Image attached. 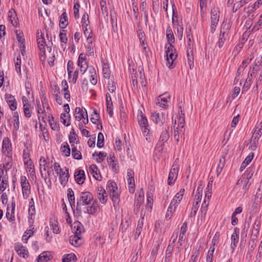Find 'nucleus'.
Listing matches in <instances>:
<instances>
[{
	"label": "nucleus",
	"mask_w": 262,
	"mask_h": 262,
	"mask_svg": "<svg viewBox=\"0 0 262 262\" xmlns=\"http://www.w3.org/2000/svg\"><path fill=\"white\" fill-rule=\"evenodd\" d=\"M42 107L41 104L37 103V113L39 119L41 118V120L43 122H46V120L48 116L51 115V110L49 104L46 101L45 98L42 100Z\"/></svg>",
	"instance_id": "1"
},
{
	"label": "nucleus",
	"mask_w": 262,
	"mask_h": 262,
	"mask_svg": "<svg viewBox=\"0 0 262 262\" xmlns=\"http://www.w3.org/2000/svg\"><path fill=\"white\" fill-rule=\"evenodd\" d=\"M54 170L56 173L59 176L60 182L61 185L65 186L68 182L70 177L69 169L65 168L62 169L60 168L59 164L57 163L54 164Z\"/></svg>",
	"instance_id": "2"
},
{
	"label": "nucleus",
	"mask_w": 262,
	"mask_h": 262,
	"mask_svg": "<svg viewBox=\"0 0 262 262\" xmlns=\"http://www.w3.org/2000/svg\"><path fill=\"white\" fill-rule=\"evenodd\" d=\"M262 198L261 193H256L251 200V203L248 207L249 213L253 215L256 214L258 211L261 204V199Z\"/></svg>",
	"instance_id": "3"
},
{
	"label": "nucleus",
	"mask_w": 262,
	"mask_h": 262,
	"mask_svg": "<svg viewBox=\"0 0 262 262\" xmlns=\"http://www.w3.org/2000/svg\"><path fill=\"white\" fill-rule=\"evenodd\" d=\"M93 201V195L92 193L89 191H85L81 192L79 194V198L77 200V209L81 205H88Z\"/></svg>",
	"instance_id": "4"
},
{
	"label": "nucleus",
	"mask_w": 262,
	"mask_h": 262,
	"mask_svg": "<svg viewBox=\"0 0 262 262\" xmlns=\"http://www.w3.org/2000/svg\"><path fill=\"white\" fill-rule=\"evenodd\" d=\"M138 120L142 133L144 136L146 137V139L147 140V136L149 133L148 120L145 115L141 111L138 115Z\"/></svg>",
	"instance_id": "5"
},
{
	"label": "nucleus",
	"mask_w": 262,
	"mask_h": 262,
	"mask_svg": "<svg viewBox=\"0 0 262 262\" xmlns=\"http://www.w3.org/2000/svg\"><path fill=\"white\" fill-rule=\"evenodd\" d=\"M67 71L70 82L75 83L78 75V71L77 69L75 70L74 63L71 60L68 62Z\"/></svg>",
	"instance_id": "6"
},
{
	"label": "nucleus",
	"mask_w": 262,
	"mask_h": 262,
	"mask_svg": "<svg viewBox=\"0 0 262 262\" xmlns=\"http://www.w3.org/2000/svg\"><path fill=\"white\" fill-rule=\"evenodd\" d=\"M74 117L76 120L78 121L82 120V122L84 124H86L89 122L86 110L83 107H76Z\"/></svg>",
	"instance_id": "7"
},
{
	"label": "nucleus",
	"mask_w": 262,
	"mask_h": 262,
	"mask_svg": "<svg viewBox=\"0 0 262 262\" xmlns=\"http://www.w3.org/2000/svg\"><path fill=\"white\" fill-rule=\"evenodd\" d=\"M179 159H176L170 169L168 178V184L170 185L174 183L177 179L179 171Z\"/></svg>",
	"instance_id": "8"
},
{
	"label": "nucleus",
	"mask_w": 262,
	"mask_h": 262,
	"mask_svg": "<svg viewBox=\"0 0 262 262\" xmlns=\"http://www.w3.org/2000/svg\"><path fill=\"white\" fill-rule=\"evenodd\" d=\"M167 117V115L165 112L155 111L151 113V119L155 124L162 125L165 122Z\"/></svg>",
	"instance_id": "9"
},
{
	"label": "nucleus",
	"mask_w": 262,
	"mask_h": 262,
	"mask_svg": "<svg viewBox=\"0 0 262 262\" xmlns=\"http://www.w3.org/2000/svg\"><path fill=\"white\" fill-rule=\"evenodd\" d=\"M23 197L27 199L30 193V185L26 176H21L20 179Z\"/></svg>",
	"instance_id": "10"
},
{
	"label": "nucleus",
	"mask_w": 262,
	"mask_h": 262,
	"mask_svg": "<svg viewBox=\"0 0 262 262\" xmlns=\"http://www.w3.org/2000/svg\"><path fill=\"white\" fill-rule=\"evenodd\" d=\"M126 181L129 191L133 193L135 191V183L134 171L132 169H128L126 176Z\"/></svg>",
	"instance_id": "11"
},
{
	"label": "nucleus",
	"mask_w": 262,
	"mask_h": 262,
	"mask_svg": "<svg viewBox=\"0 0 262 262\" xmlns=\"http://www.w3.org/2000/svg\"><path fill=\"white\" fill-rule=\"evenodd\" d=\"M168 128H165L161 133L159 141L156 145V148L159 149V151L163 149V147L165 143L167 142L169 138V134L168 133Z\"/></svg>",
	"instance_id": "12"
},
{
	"label": "nucleus",
	"mask_w": 262,
	"mask_h": 262,
	"mask_svg": "<svg viewBox=\"0 0 262 262\" xmlns=\"http://www.w3.org/2000/svg\"><path fill=\"white\" fill-rule=\"evenodd\" d=\"M220 11L217 8H213L211 12V31L213 33L218 24Z\"/></svg>",
	"instance_id": "13"
},
{
	"label": "nucleus",
	"mask_w": 262,
	"mask_h": 262,
	"mask_svg": "<svg viewBox=\"0 0 262 262\" xmlns=\"http://www.w3.org/2000/svg\"><path fill=\"white\" fill-rule=\"evenodd\" d=\"M229 28V24L224 23L222 25L217 45L219 48H221L225 41V36L227 35V30Z\"/></svg>",
	"instance_id": "14"
},
{
	"label": "nucleus",
	"mask_w": 262,
	"mask_h": 262,
	"mask_svg": "<svg viewBox=\"0 0 262 262\" xmlns=\"http://www.w3.org/2000/svg\"><path fill=\"white\" fill-rule=\"evenodd\" d=\"M108 191L110 192L111 198L119 196V190L115 182L109 181L107 184Z\"/></svg>",
	"instance_id": "15"
},
{
	"label": "nucleus",
	"mask_w": 262,
	"mask_h": 262,
	"mask_svg": "<svg viewBox=\"0 0 262 262\" xmlns=\"http://www.w3.org/2000/svg\"><path fill=\"white\" fill-rule=\"evenodd\" d=\"M170 96L168 94H164L159 96L156 99V104L160 107L165 108L168 102V99H170Z\"/></svg>",
	"instance_id": "16"
},
{
	"label": "nucleus",
	"mask_w": 262,
	"mask_h": 262,
	"mask_svg": "<svg viewBox=\"0 0 262 262\" xmlns=\"http://www.w3.org/2000/svg\"><path fill=\"white\" fill-rule=\"evenodd\" d=\"M185 124V117L184 114L182 111H181V113L179 114V117L177 120H174V125L176 127L180 128V133L184 134L185 129L184 128Z\"/></svg>",
	"instance_id": "17"
},
{
	"label": "nucleus",
	"mask_w": 262,
	"mask_h": 262,
	"mask_svg": "<svg viewBox=\"0 0 262 262\" xmlns=\"http://www.w3.org/2000/svg\"><path fill=\"white\" fill-rule=\"evenodd\" d=\"M15 207V203L14 201V198H12L11 206L10 207H8L7 212L6 214L7 220L10 222L13 221L15 220L14 211Z\"/></svg>",
	"instance_id": "18"
},
{
	"label": "nucleus",
	"mask_w": 262,
	"mask_h": 262,
	"mask_svg": "<svg viewBox=\"0 0 262 262\" xmlns=\"http://www.w3.org/2000/svg\"><path fill=\"white\" fill-rule=\"evenodd\" d=\"M255 70L256 71L255 67H253L252 68H250V71L248 75V77L247 78L243 86V90H247L250 86L252 83V79L254 77H255Z\"/></svg>",
	"instance_id": "19"
},
{
	"label": "nucleus",
	"mask_w": 262,
	"mask_h": 262,
	"mask_svg": "<svg viewBox=\"0 0 262 262\" xmlns=\"http://www.w3.org/2000/svg\"><path fill=\"white\" fill-rule=\"evenodd\" d=\"M5 98L8 103L10 108L12 111L15 110L17 108V103L14 97L11 94H6Z\"/></svg>",
	"instance_id": "20"
},
{
	"label": "nucleus",
	"mask_w": 262,
	"mask_h": 262,
	"mask_svg": "<svg viewBox=\"0 0 262 262\" xmlns=\"http://www.w3.org/2000/svg\"><path fill=\"white\" fill-rule=\"evenodd\" d=\"M97 197L102 204H104L106 203L107 200V194L105 189L102 187H98Z\"/></svg>",
	"instance_id": "21"
},
{
	"label": "nucleus",
	"mask_w": 262,
	"mask_h": 262,
	"mask_svg": "<svg viewBox=\"0 0 262 262\" xmlns=\"http://www.w3.org/2000/svg\"><path fill=\"white\" fill-rule=\"evenodd\" d=\"M107 162L110 167H111L112 170L115 173H118L119 171V167L118 163L117 160H115V158L114 156H110L107 158Z\"/></svg>",
	"instance_id": "22"
},
{
	"label": "nucleus",
	"mask_w": 262,
	"mask_h": 262,
	"mask_svg": "<svg viewBox=\"0 0 262 262\" xmlns=\"http://www.w3.org/2000/svg\"><path fill=\"white\" fill-rule=\"evenodd\" d=\"M15 250L17 254L23 258H27L28 256V252L21 244L17 243L15 246Z\"/></svg>",
	"instance_id": "23"
},
{
	"label": "nucleus",
	"mask_w": 262,
	"mask_h": 262,
	"mask_svg": "<svg viewBox=\"0 0 262 262\" xmlns=\"http://www.w3.org/2000/svg\"><path fill=\"white\" fill-rule=\"evenodd\" d=\"M72 231L74 234L80 235L84 232L83 225L78 221L75 222L72 225Z\"/></svg>",
	"instance_id": "24"
},
{
	"label": "nucleus",
	"mask_w": 262,
	"mask_h": 262,
	"mask_svg": "<svg viewBox=\"0 0 262 262\" xmlns=\"http://www.w3.org/2000/svg\"><path fill=\"white\" fill-rule=\"evenodd\" d=\"M89 171L96 180L100 181L101 180V176L97 167L95 165H92L89 167Z\"/></svg>",
	"instance_id": "25"
},
{
	"label": "nucleus",
	"mask_w": 262,
	"mask_h": 262,
	"mask_svg": "<svg viewBox=\"0 0 262 262\" xmlns=\"http://www.w3.org/2000/svg\"><path fill=\"white\" fill-rule=\"evenodd\" d=\"M174 51L175 49L173 45H170V47H167L166 50V60H171V61H174L177 58V55L174 54Z\"/></svg>",
	"instance_id": "26"
},
{
	"label": "nucleus",
	"mask_w": 262,
	"mask_h": 262,
	"mask_svg": "<svg viewBox=\"0 0 262 262\" xmlns=\"http://www.w3.org/2000/svg\"><path fill=\"white\" fill-rule=\"evenodd\" d=\"M207 196L208 197V200H209V197L211 196V192H210L209 191H208L207 192H206V193L205 194V198ZM208 205H209V200H208V201H207L206 200V199H205L203 203L202 204V207L201 208L202 216L203 217H205L206 214V212H207V211L208 209Z\"/></svg>",
	"instance_id": "27"
},
{
	"label": "nucleus",
	"mask_w": 262,
	"mask_h": 262,
	"mask_svg": "<svg viewBox=\"0 0 262 262\" xmlns=\"http://www.w3.org/2000/svg\"><path fill=\"white\" fill-rule=\"evenodd\" d=\"M69 242L71 245L77 247L82 244V240L80 235L74 234L70 237Z\"/></svg>",
	"instance_id": "28"
},
{
	"label": "nucleus",
	"mask_w": 262,
	"mask_h": 262,
	"mask_svg": "<svg viewBox=\"0 0 262 262\" xmlns=\"http://www.w3.org/2000/svg\"><path fill=\"white\" fill-rule=\"evenodd\" d=\"M74 177L75 181L78 184H83L85 180L84 171L82 170H79L76 171L75 173Z\"/></svg>",
	"instance_id": "29"
},
{
	"label": "nucleus",
	"mask_w": 262,
	"mask_h": 262,
	"mask_svg": "<svg viewBox=\"0 0 262 262\" xmlns=\"http://www.w3.org/2000/svg\"><path fill=\"white\" fill-rule=\"evenodd\" d=\"M187 58H188V63L189 64L190 69L193 67V51L191 47V45L188 43V48L187 49Z\"/></svg>",
	"instance_id": "30"
},
{
	"label": "nucleus",
	"mask_w": 262,
	"mask_h": 262,
	"mask_svg": "<svg viewBox=\"0 0 262 262\" xmlns=\"http://www.w3.org/2000/svg\"><path fill=\"white\" fill-rule=\"evenodd\" d=\"M262 135V121L260 122L257 124L255 127V129L254 133L252 135V138L254 140L258 141L259 138Z\"/></svg>",
	"instance_id": "31"
},
{
	"label": "nucleus",
	"mask_w": 262,
	"mask_h": 262,
	"mask_svg": "<svg viewBox=\"0 0 262 262\" xmlns=\"http://www.w3.org/2000/svg\"><path fill=\"white\" fill-rule=\"evenodd\" d=\"M106 107H107V111L110 115V116H112L113 112V102L112 100V98L109 93H107L106 94Z\"/></svg>",
	"instance_id": "32"
},
{
	"label": "nucleus",
	"mask_w": 262,
	"mask_h": 262,
	"mask_svg": "<svg viewBox=\"0 0 262 262\" xmlns=\"http://www.w3.org/2000/svg\"><path fill=\"white\" fill-rule=\"evenodd\" d=\"M83 29L84 30V34L85 35V36L87 38V39L89 40V43H91V45H89L88 47V48L89 49V53H88V55L89 56L91 55L92 53H93V48L92 47V40L91 39L92 36L91 35V33L89 30H88L87 27H84V28Z\"/></svg>",
	"instance_id": "33"
},
{
	"label": "nucleus",
	"mask_w": 262,
	"mask_h": 262,
	"mask_svg": "<svg viewBox=\"0 0 262 262\" xmlns=\"http://www.w3.org/2000/svg\"><path fill=\"white\" fill-rule=\"evenodd\" d=\"M16 16V14L14 10H10L9 11L8 14L9 21L14 27H17L18 25V18Z\"/></svg>",
	"instance_id": "34"
},
{
	"label": "nucleus",
	"mask_w": 262,
	"mask_h": 262,
	"mask_svg": "<svg viewBox=\"0 0 262 262\" xmlns=\"http://www.w3.org/2000/svg\"><path fill=\"white\" fill-rule=\"evenodd\" d=\"M89 72L90 73V80L93 85H95L97 83V74L95 69L93 67L89 68Z\"/></svg>",
	"instance_id": "35"
},
{
	"label": "nucleus",
	"mask_w": 262,
	"mask_h": 262,
	"mask_svg": "<svg viewBox=\"0 0 262 262\" xmlns=\"http://www.w3.org/2000/svg\"><path fill=\"white\" fill-rule=\"evenodd\" d=\"M39 167L41 174L42 176V170L46 171L49 168V163H47L45 158L40 157L39 159Z\"/></svg>",
	"instance_id": "36"
},
{
	"label": "nucleus",
	"mask_w": 262,
	"mask_h": 262,
	"mask_svg": "<svg viewBox=\"0 0 262 262\" xmlns=\"http://www.w3.org/2000/svg\"><path fill=\"white\" fill-rule=\"evenodd\" d=\"M166 38L169 45V47H170V45H172V43L174 42V38L173 32L170 27L167 28Z\"/></svg>",
	"instance_id": "37"
},
{
	"label": "nucleus",
	"mask_w": 262,
	"mask_h": 262,
	"mask_svg": "<svg viewBox=\"0 0 262 262\" xmlns=\"http://www.w3.org/2000/svg\"><path fill=\"white\" fill-rule=\"evenodd\" d=\"M62 85L63 86V91L64 92V97L67 102L70 101V94L68 91V85L67 81L63 80L62 81Z\"/></svg>",
	"instance_id": "38"
},
{
	"label": "nucleus",
	"mask_w": 262,
	"mask_h": 262,
	"mask_svg": "<svg viewBox=\"0 0 262 262\" xmlns=\"http://www.w3.org/2000/svg\"><path fill=\"white\" fill-rule=\"evenodd\" d=\"M25 146L26 148H25V149H24L23 155L24 163L32 161L30 158V149L28 146H27L26 145Z\"/></svg>",
	"instance_id": "39"
},
{
	"label": "nucleus",
	"mask_w": 262,
	"mask_h": 262,
	"mask_svg": "<svg viewBox=\"0 0 262 262\" xmlns=\"http://www.w3.org/2000/svg\"><path fill=\"white\" fill-rule=\"evenodd\" d=\"M47 119H48V121L50 126L53 130H58L59 126L58 124H57L56 121L55 120L54 117L51 115L50 116H48Z\"/></svg>",
	"instance_id": "40"
},
{
	"label": "nucleus",
	"mask_w": 262,
	"mask_h": 262,
	"mask_svg": "<svg viewBox=\"0 0 262 262\" xmlns=\"http://www.w3.org/2000/svg\"><path fill=\"white\" fill-rule=\"evenodd\" d=\"M77 259L76 256L74 253L65 254L62 258V262H75Z\"/></svg>",
	"instance_id": "41"
},
{
	"label": "nucleus",
	"mask_w": 262,
	"mask_h": 262,
	"mask_svg": "<svg viewBox=\"0 0 262 262\" xmlns=\"http://www.w3.org/2000/svg\"><path fill=\"white\" fill-rule=\"evenodd\" d=\"M68 16L66 12H64L60 17L59 26L62 28H65L68 25Z\"/></svg>",
	"instance_id": "42"
},
{
	"label": "nucleus",
	"mask_w": 262,
	"mask_h": 262,
	"mask_svg": "<svg viewBox=\"0 0 262 262\" xmlns=\"http://www.w3.org/2000/svg\"><path fill=\"white\" fill-rule=\"evenodd\" d=\"M239 236L238 233L234 231L231 236V247L232 249L234 248L237 246V244L238 242Z\"/></svg>",
	"instance_id": "43"
},
{
	"label": "nucleus",
	"mask_w": 262,
	"mask_h": 262,
	"mask_svg": "<svg viewBox=\"0 0 262 262\" xmlns=\"http://www.w3.org/2000/svg\"><path fill=\"white\" fill-rule=\"evenodd\" d=\"M99 211V208L96 203H93L91 206L87 209V213L91 214L97 213Z\"/></svg>",
	"instance_id": "44"
},
{
	"label": "nucleus",
	"mask_w": 262,
	"mask_h": 262,
	"mask_svg": "<svg viewBox=\"0 0 262 262\" xmlns=\"http://www.w3.org/2000/svg\"><path fill=\"white\" fill-rule=\"evenodd\" d=\"M51 254L49 252H43L41 253L37 258L38 262H43L49 260L50 259V256Z\"/></svg>",
	"instance_id": "45"
},
{
	"label": "nucleus",
	"mask_w": 262,
	"mask_h": 262,
	"mask_svg": "<svg viewBox=\"0 0 262 262\" xmlns=\"http://www.w3.org/2000/svg\"><path fill=\"white\" fill-rule=\"evenodd\" d=\"M68 198L71 207L75 206L74 193L71 188H69L68 190Z\"/></svg>",
	"instance_id": "46"
},
{
	"label": "nucleus",
	"mask_w": 262,
	"mask_h": 262,
	"mask_svg": "<svg viewBox=\"0 0 262 262\" xmlns=\"http://www.w3.org/2000/svg\"><path fill=\"white\" fill-rule=\"evenodd\" d=\"M50 226L52 227V229L54 233L58 234L60 232L58 223L56 220L50 221Z\"/></svg>",
	"instance_id": "47"
},
{
	"label": "nucleus",
	"mask_w": 262,
	"mask_h": 262,
	"mask_svg": "<svg viewBox=\"0 0 262 262\" xmlns=\"http://www.w3.org/2000/svg\"><path fill=\"white\" fill-rule=\"evenodd\" d=\"M10 140L8 138H5L3 141V149L8 153L11 151Z\"/></svg>",
	"instance_id": "48"
},
{
	"label": "nucleus",
	"mask_w": 262,
	"mask_h": 262,
	"mask_svg": "<svg viewBox=\"0 0 262 262\" xmlns=\"http://www.w3.org/2000/svg\"><path fill=\"white\" fill-rule=\"evenodd\" d=\"M16 38L19 43V48H25L24 44V38H23V34L20 31H16Z\"/></svg>",
	"instance_id": "49"
},
{
	"label": "nucleus",
	"mask_w": 262,
	"mask_h": 262,
	"mask_svg": "<svg viewBox=\"0 0 262 262\" xmlns=\"http://www.w3.org/2000/svg\"><path fill=\"white\" fill-rule=\"evenodd\" d=\"M143 226V218H141L139 220L138 224L137 227L136 231L135 232V237H138L141 234Z\"/></svg>",
	"instance_id": "50"
},
{
	"label": "nucleus",
	"mask_w": 262,
	"mask_h": 262,
	"mask_svg": "<svg viewBox=\"0 0 262 262\" xmlns=\"http://www.w3.org/2000/svg\"><path fill=\"white\" fill-rule=\"evenodd\" d=\"M38 47L39 49L40 58L41 61H45L46 59L45 55V43L38 44Z\"/></svg>",
	"instance_id": "51"
},
{
	"label": "nucleus",
	"mask_w": 262,
	"mask_h": 262,
	"mask_svg": "<svg viewBox=\"0 0 262 262\" xmlns=\"http://www.w3.org/2000/svg\"><path fill=\"white\" fill-rule=\"evenodd\" d=\"M24 164L26 165L27 171L30 172L31 174H33L35 173V169L32 161L25 162Z\"/></svg>",
	"instance_id": "52"
},
{
	"label": "nucleus",
	"mask_w": 262,
	"mask_h": 262,
	"mask_svg": "<svg viewBox=\"0 0 262 262\" xmlns=\"http://www.w3.org/2000/svg\"><path fill=\"white\" fill-rule=\"evenodd\" d=\"M77 65L79 67L80 72L82 74H84L88 69L89 71V68L90 67L88 66V62H80L79 63H77Z\"/></svg>",
	"instance_id": "53"
},
{
	"label": "nucleus",
	"mask_w": 262,
	"mask_h": 262,
	"mask_svg": "<svg viewBox=\"0 0 262 262\" xmlns=\"http://www.w3.org/2000/svg\"><path fill=\"white\" fill-rule=\"evenodd\" d=\"M72 156L74 159L77 160H80L82 158L81 152L75 147L72 148Z\"/></svg>",
	"instance_id": "54"
},
{
	"label": "nucleus",
	"mask_w": 262,
	"mask_h": 262,
	"mask_svg": "<svg viewBox=\"0 0 262 262\" xmlns=\"http://www.w3.org/2000/svg\"><path fill=\"white\" fill-rule=\"evenodd\" d=\"M62 152L64 154L65 156L68 157L70 155V148L68 144L66 142L63 143L61 145Z\"/></svg>",
	"instance_id": "55"
},
{
	"label": "nucleus",
	"mask_w": 262,
	"mask_h": 262,
	"mask_svg": "<svg viewBox=\"0 0 262 262\" xmlns=\"http://www.w3.org/2000/svg\"><path fill=\"white\" fill-rule=\"evenodd\" d=\"M200 202L199 201H195L194 200V201L193 202V205H192V209H191V213H190V216L191 217H192V216H194L195 215L196 212H197V211L198 210V208H199V203Z\"/></svg>",
	"instance_id": "56"
},
{
	"label": "nucleus",
	"mask_w": 262,
	"mask_h": 262,
	"mask_svg": "<svg viewBox=\"0 0 262 262\" xmlns=\"http://www.w3.org/2000/svg\"><path fill=\"white\" fill-rule=\"evenodd\" d=\"M60 120L62 124L68 126L70 125L69 116L67 114H61L60 116Z\"/></svg>",
	"instance_id": "57"
},
{
	"label": "nucleus",
	"mask_w": 262,
	"mask_h": 262,
	"mask_svg": "<svg viewBox=\"0 0 262 262\" xmlns=\"http://www.w3.org/2000/svg\"><path fill=\"white\" fill-rule=\"evenodd\" d=\"M112 201L113 202V206L114 209L116 211H119L120 210V206H119V202H120V199L119 196L118 197H114L111 198Z\"/></svg>",
	"instance_id": "58"
},
{
	"label": "nucleus",
	"mask_w": 262,
	"mask_h": 262,
	"mask_svg": "<svg viewBox=\"0 0 262 262\" xmlns=\"http://www.w3.org/2000/svg\"><path fill=\"white\" fill-rule=\"evenodd\" d=\"M173 250V247L169 245L167 247V248L166 250V255L165 258V262H169V259L171 256L172 251Z\"/></svg>",
	"instance_id": "59"
},
{
	"label": "nucleus",
	"mask_w": 262,
	"mask_h": 262,
	"mask_svg": "<svg viewBox=\"0 0 262 262\" xmlns=\"http://www.w3.org/2000/svg\"><path fill=\"white\" fill-rule=\"evenodd\" d=\"M81 24L83 29L84 28V27H87L90 24L89 22V16L88 15L85 13L83 15L81 19Z\"/></svg>",
	"instance_id": "60"
},
{
	"label": "nucleus",
	"mask_w": 262,
	"mask_h": 262,
	"mask_svg": "<svg viewBox=\"0 0 262 262\" xmlns=\"http://www.w3.org/2000/svg\"><path fill=\"white\" fill-rule=\"evenodd\" d=\"M141 4L140 5V7L142 9V10L144 12L145 21H147L148 20V14L146 10V0H141Z\"/></svg>",
	"instance_id": "61"
},
{
	"label": "nucleus",
	"mask_w": 262,
	"mask_h": 262,
	"mask_svg": "<svg viewBox=\"0 0 262 262\" xmlns=\"http://www.w3.org/2000/svg\"><path fill=\"white\" fill-rule=\"evenodd\" d=\"M215 248L213 246H211L208 252V254L206 257L207 262H212L213 254Z\"/></svg>",
	"instance_id": "62"
},
{
	"label": "nucleus",
	"mask_w": 262,
	"mask_h": 262,
	"mask_svg": "<svg viewBox=\"0 0 262 262\" xmlns=\"http://www.w3.org/2000/svg\"><path fill=\"white\" fill-rule=\"evenodd\" d=\"M104 137L101 133H99L97 137V145L99 148H101L104 145Z\"/></svg>",
	"instance_id": "63"
},
{
	"label": "nucleus",
	"mask_w": 262,
	"mask_h": 262,
	"mask_svg": "<svg viewBox=\"0 0 262 262\" xmlns=\"http://www.w3.org/2000/svg\"><path fill=\"white\" fill-rule=\"evenodd\" d=\"M244 183H249V179L242 176L237 182V187H240Z\"/></svg>",
	"instance_id": "64"
}]
</instances>
